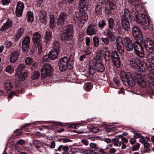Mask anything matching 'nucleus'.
I'll list each match as a JSON object with an SVG mask.
<instances>
[{
	"label": "nucleus",
	"instance_id": "obj_1",
	"mask_svg": "<svg viewBox=\"0 0 154 154\" xmlns=\"http://www.w3.org/2000/svg\"><path fill=\"white\" fill-rule=\"evenodd\" d=\"M73 64V56H70L69 58L64 57L59 60V69L61 71L65 70L68 69H70L72 68Z\"/></svg>",
	"mask_w": 154,
	"mask_h": 154
},
{
	"label": "nucleus",
	"instance_id": "obj_2",
	"mask_svg": "<svg viewBox=\"0 0 154 154\" xmlns=\"http://www.w3.org/2000/svg\"><path fill=\"white\" fill-rule=\"evenodd\" d=\"M121 24L122 28L125 31H128L130 28L129 21L131 20V17L129 11L125 9L123 14L121 17Z\"/></svg>",
	"mask_w": 154,
	"mask_h": 154
},
{
	"label": "nucleus",
	"instance_id": "obj_3",
	"mask_svg": "<svg viewBox=\"0 0 154 154\" xmlns=\"http://www.w3.org/2000/svg\"><path fill=\"white\" fill-rule=\"evenodd\" d=\"M73 28V26L72 25H67L62 34L61 39L64 40H71L72 38V35L74 33Z\"/></svg>",
	"mask_w": 154,
	"mask_h": 154
},
{
	"label": "nucleus",
	"instance_id": "obj_4",
	"mask_svg": "<svg viewBox=\"0 0 154 154\" xmlns=\"http://www.w3.org/2000/svg\"><path fill=\"white\" fill-rule=\"evenodd\" d=\"M121 79L124 85H126V82L131 87H134L135 84V82L132 78L130 72L125 73L122 72L121 74Z\"/></svg>",
	"mask_w": 154,
	"mask_h": 154
},
{
	"label": "nucleus",
	"instance_id": "obj_5",
	"mask_svg": "<svg viewBox=\"0 0 154 154\" xmlns=\"http://www.w3.org/2000/svg\"><path fill=\"white\" fill-rule=\"evenodd\" d=\"M41 35L38 32L33 33L32 39L34 42V44L35 47L38 48L37 54L40 55L42 51V45L40 43Z\"/></svg>",
	"mask_w": 154,
	"mask_h": 154
},
{
	"label": "nucleus",
	"instance_id": "obj_6",
	"mask_svg": "<svg viewBox=\"0 0 154 154\" xmlns=\"http://www.w3.org/2000/svg\"><path fill=\"white\" fill-rule=\"evenodd\" d=\"M141 22L140 23V25L143 29L146 30L149 29V30H152L154 31V28L151 27L149 20L147 16L145 14H142L140 17Z\"/></svg>",
	"mask_w": 154,
	"mask_h": 154
},
{
	"label": "nucleus",
	"instance_id": "obj_7",
	"mask_svg": "<svg viewBox=\"0 0 154 154\" xmlns=\"http://www.w3.org/2000/svg\"><path fill=\"white\" fill-rule=\"evenodd\" d=\"M119 39L122 41V44L127 51H131L133 50L134 45H133L132 41L129 38L125 37L122 38L119 37Z\"/></svg>",
	"mask_w": 154,
	"mask_h": 154
},
{
	"label": "nucleus",
	"instance_id": "obj_8",
	"mask_svg": "<svg viewBox=\"0 0 154 154\" xmlns=\"http://www.w3.org/2000/svg\"><path fill=\"white\" fill-rule=\"evenodd\" d=\"M41 71L42 72L41 77L42 79H45L48 76H51L53 73V69L49 64H47V66H42Z\"/></svg>",
	"mask_w": 154,
	"mask_h": 154
},
{
	"label": "nucleus",
	"instance_id": "obj_9",
	"mask_svg": "<svg viewBox=\"0 0 154 154\" xmlns=\"http://www.w3.org/2000/svg\"><path fill=\"white\" fill-rule=\"evenodd\" d=\"M147 84V90L149 94H152L154 92V80L148 75L145 77Z\"/></svg>",
	"mask_w": 154,
	"mask_h": 154
},
{
	"label": "nucleus",
	"instance_id": "obj_10",
	"mask_svg": "<svg viewBox=\"0 0 154 154\" xmlns=\"http://www.w3.org/2000/svg\"><path fill=\"white\" fill-rule=\"evenodd\" d=\"M136 54L139 57H142L144 56V51L141 44L137 41L134 43L133 48Z\"/></svg>",
	"mask_w": 154,
	"mask_h": 154
},
{
	"label": "nucleus",
	"instance_id": "obj_11",
	"mask_svg": "<svg viewBox=\"0 0 154 154\" xmlns=\"http://www.w3.org/2000/svg\"><path fill=\"white\" fill-rule=\"evenodd\" d=\"M30 40V37L29 36H26L23 39L21 48L23 52H26L29 50Z\"/></svg>",
	"mask_w": 154,
	"mask_h": 154
},
{
	"label": "nucleus",
	"instance_id": "obj_12",
	"mask_svg": "<svg viewBox=\"0 0 154 154\" xmlns=\"http://www.w3.org/2000/svg\"><path fill=\"white\" fill-rule=\"evenodd\" d=\"M68 15L67 13L63 11L60 13L57 20V24L58 26L63 25L67 18Z\"/></svg>",
	"mask_w": 154,
	"mask_h": 154
},
{
	"label": "nucleus",
	"instance_id": "obj_13",
	"mask_svg": "<svg viewBox=\"0 0 154 154\" xmlns=\"http://www.w3.org/2000/svg\"><path fill=\"white\" fill-rule=\"evenodd\" d=\"M24 6L22 2L19 1L17 2L15 10V14L17 17H20L22 15Z\"/></svg>",
	"mask_w": 154,
	"mask_h": 154
},
{
	"label": "nucleus",
	"instance_id": "obj_14",
	"mask_svg": "<svg viewBox=\"0 0 154 154\" xmlns=\"http://www.w3.org/2000/svg\"><path fill=\"white\" fill-rule=\"evenodd\" d=\"M145 75L143 77L140 74H137V76H135L136 79H137V82L139 85L143 88H144L147 86V83L146 82V79L145 78Z\"/></svg>",
	"mask_w": 154,
	"mask_h": 154
},
{
	"label": "nucleus",
	"instance_id": "obj_15",
	"mask_svg": "<svg viewBox=\"0 0 154 154\" xmlns=\"http://www.w3.org/2000/svg\"><path fill=\"white\" fill-rule=\"evenodd\" d=\"M132 33L134 38L137 39L141 40L142 35L139 28L137 26H133L132 27Z\"/></svg>",
	"mask_w": 154,
	"mask_h": 154
},
{
	"label": "nucleus",
	"instance_id": "obj_16",
	"mask_svg": "<svg viewBox=\"0 0 154 154\" xmlns=\"http://www.w3.org/2000/svg\"><path fill=\"white\" fill-rule=\"evenodd\" d=\"M111 58L114 64L118 67L120 66V58L119 55L116 51H113L112 52L111 55Z\"/></svg>",
	"mask_w": 154,
	"mask_h": 154
},
{
	"label": "nucleus",
	"instance_id": "obj_17",
	"mask_svg": "<svg viewBox=\"0 0 154 154\" xmlns=\"http://www.w3.org/2000/svg\"><path fill=\"white\" fill-rule=\"evenodd\" d=\"M144 46L147 51L152 53L154 51V42L150 40L145 43Z\"/></svg>",
	"mask_w": 154,
	"mask_h": 154
},
{
	"label": "nucleus",
	"instance_id": "obj_18",
	"mask_svg": "<svg viewBox=\"0 0 154 154\" xmlns=\"http://www.w3.org/2000/svg\"><path fill=\"white\" fill-rule=\"evenodd\" d=\"M20 55V52L18 50L12 52L10 55V62L13 63H15L18 60V57Z\"/></svg>",
	"mask_w": 154,
	"mask_h": 154
},
{
	"label": "nucleus",
	"instance_id": "obj_19",
	"mask_svg": "<svg viewBox=\"0 0 154 154\" xmlns=\"http://www.w3.org/2000/svg\"><path fill=\"white\" fill-rule=\"evenodd\" d=\"M139 59L137 58H133L129 61V65L131 67L135 69H138L140 63Z\"/></svg>",
	"mask_w": 154,
	"mask_h": 154
},
{
	"label": "nucleus",
	"instance_id": "obj_20",
	"mask_svg": "<svg viewBox=\"0 0 154 154\" xmlns=\"http://www.w3.org/2000/svg\"><path fill=\"white\" fill-rule=\"evenodd\" d=\"M103 56L105 60L108 61L111 58L109 51L108 47H104L102 50Z\"/></svg>",
	"mask_w": 154,
	"mask_h": 154
},
{
	"label": "nucleus",
	"instance_id": "obj_21",
	"mask_svg": "<svg viewBox=\"0 0 154 154\" xmlns=\"http://www.w3.org/2000/svg\"><path fill=\"white\" fill-rule=\"evenodd\" d=\"M13 23L12 20L9 19H8L5 23L2 26L0 29V31H4L9 28H10L12 26Z\"/></svg>",
	"mask_w": 154,
	"mask_h": 154
},
{
	"label": "nucleus",
	"instance_id": "obj_22",
	"mask_svg": "<svg viewBox=\"0 0 154 154\" xmlns=\"http://www.w3.org/2000/svg\"><path fill=\"white\" fill-rule=\"evenodd\" d=\"M97 31V29L95 26L90 25L87 29L86 32L88 35H92L95 34Z\"/></svg>",
	"mask_w": 154,
	"mask_h": 154
},
{
	"label": "nucleus",
	"instance_id": "obj_23",
	"mask_svg": "<svg viewBox=\"0 0 154 154\" xmlns=\"http://www.w3.org/2000/svg\"><path fill=\"white\" fill-rule=\"evenodd\" d=\"M87 0H80L79 6V11L80 13L83 12L85 9L86 8L88 5Z\"/></svg>",
	"mask_w": 154,
	"mask_h": 154
},
{
	"label": "nucleus",
	"instance_id": "obj_24",
	"mask_svg": "<svg viewBox=\"0 0 154 154\" xmlns=\"http://www.w3.org/2000/svg\"><path fill=\"white\" fill-rule=\"evenodd\" d=\"M39 17V21L41 23H45L47 22V14L45 11H40Z\"/></svg>",
	"mask_w": 154,
	"mask_h": 154
},
{
	"label": "nucleus",
	"instance_id": "obj_25",
	"mask_svg": "<svg viewBox=\"0 0 154 154\" xmlns=\"http://www.w3.org/2000/svg\"><path fill=\"white\" fill-rule=\"evenodd\" d=\"M104 4L102 3H97L95 6L94 12L97 15L100 14L104 7Z\"/></svg>",
	"mask_w": 154,
	"mask_h": 154
},
{
	"label": "nucleus",
	"instance_id": "obj_26",
	"mask_svg": "<svg viewBox=\"0 0 154 154\" xmlns=\"http://www.w3.org/2000/svg\"><path fill=\"white\" fill-rule=\"evenodd\" d=\"M59 51L52 49L48 54L49 58L51 60L56 59L59 54Z\"/></svg>",
	"mask_w": 154,
	"mask_h": 154
},
{
	"label": "nucleus",
	"instance_id": "obj_27",
	"mask_svg": "<svg viewBox=\"0 0 154 154\" xmlns=\"http://www.w3.org/2000/svg\"><path fill=\"white\" fill-rule=\"evenodd\" d=\"M25 68V66L24 64H20L16 69V73L15 74L16 77H20V72H21Z\"/></svg>",
	"mask_w": 154,
	"mask_h": 154
},
{
	"label": "nucleus",
	"instance_id": "obj_28",
	"mask_svg": "<svg viewBox=\"0 0 154 154\" xmlns=\"http://www.w3.org/2000/svg\"><path fill=\"white\" fill-rule=\"evenodd\" d=\"M104 35H107L108 38L112 41L115 40V36L112 32L108 29H106L104 32Z\"/></svg>",
	"mask_w": 154,
	"mask_h": 154
},
{
	"label": "nucleus",
	"instance_id": "obj_29",
	"mask_svg": "<svg viewBox=\"0 0 154 154\" xmlns=\"http://www.w3.org/2000/svg\"><path fill=\"white\" fill-rule=\"evenodd\" d=\"M24 31V29L23 27L20 28L17 30L15 36V41H17L23 35Z\"/></svg>",
	"mask_w": 154,
	"mask_h": 154
},
{
	"label": "nucleus",
	"instance_id": "obj_30",
	"mask_svg": "<svg viewBox=\"0 0 154 154\" xmlns=\"http://www.w3.org/2000/svg\"><path fill=\"white\" fill-rule=\"evenodd\" d=\"M139 68L138 69L139 70L142 72H145L148 69V65L145 63L140 62Z\"/></svg>",
	"mask_w": 154,
	"mask_h": 154
},
{
	"label": "nucleus",
	"instance_id": "obj_31",
	"mask_svg": "<svg viewBox=\"0 0 154 154\" xmlns=\"http://www.w3.org/2000/svg\"><path fill=\"white\" fill-rule=\"evenodd\" d=\"M73 20L75 23L77 24H82L80 15L78 13L75 14L73 17Z\"/></svg>",
	"mask_w": 154,
	"mask_h": 154
},
{
	"label": "nucleus",
	"instance_id": "obj_32",
	"mask_svg": "<svg viewBox=\"0 0 154 154\" xmlns=\"http://www.w3.org/2000/svg\"><path fill=\"white\" fill-rule=\"evenodd\" d=\"M49 55H45L42 58V60L40 61L41 65L42 66H47V64H49L48 62Z\"/></svg>",
	"mask_w": 154,
	"mask_h": 154
},
{
	"label": "nucleus",
	"instance_id": "obj_33",
	"mask_svg": "<svg viewBox=\"0 0 154 154\" xmlns=\"http://www.w3.org/2000/svg\"><path fill=\"white\" fill-rule=\"evenodd\" d=\"M51 32L48 31L46 32L44 37L45 42L46 43L48 42L51 39Z\"/></svg>",
	"mask_w": 154,
	"mask_h": 154
},
{
	"label": "nucleus",
	"instance_id": "obj_34",
	"mask_svg": "<svg viewBox=\"0 0 154 154\" xmlns=\"http://www.w3.org/2000/svg\"><path fill=\"white\" fill-rule=\"evenodd\" d=\"M97 71L100 72H103L105 70V67L101 63H97L96 65Z\"/></svg>",
	"mask_w": 154,
	"mask_h": 154
},
{
	"label": "nucleus",
	"instance_id": "obj_35",
	"mask_svg": "<svg viewBox=\"0 0 154 154\" xmlns=\"http://www.w3.org/2000/svg\"><path fill=\"white\" fill-rule=\"evenodd\" d=\"M116 47L117 50L119 53L121 54H123L124 53V47L122 46V44L117 42Z\"/></svg>",
	"mask_w": 154,
	"mask_h": 154
},
{
	"label": "nucleus",
	"instance_id": "obj_36",
	"mask_svg": "<svg viewBox=\"0 0 154 154\" xmlns=\"http://www.w3.org/2000/svg\"><path fill=\"white\" fill-rule=\"evenodd\" d=\"M139 141L144 145L145 148L148 149L150 147V143L146 140L143 139H140L139 140Z\"/></svg>",
	"mask_w": 154,
	"mask_h": 154
},
{
	"label": "nucleus",
	"instance_id": "obj_37",
	"mask_svg": "<svg viewBox=\"0 0 154 154\" xmlns=\"http://www.w3.org/2000/svg\"><path fill=\"white\" fill-rule=\"evenodd\" d=\"M5 86L7 91H10L12 89L13 84L10 81H7L5 83Z\"/></svg>",
	"mask_w": 154,
	"mask_h": 154
},
{
	"label": "nucleus",
	"instance_id": "obj_38",
	"mask_svg": "<svg viewBox=\"0 0 154 154\" xmlns=\"http://www.w3.org/2000/svg\"><path fill=\"white\" fill-rule=\"evenodd\" d=\"M49 27L51 29L53 28L55 26V20L54 16L51 14L50 16Z\"/></svg>",
	"mask_w": 154,
	"mask_h": 154
},
{
	"label": "nucleus",
	"instance_id": "obj_39",
	"mask_svg": "<svg viewBox=\"0 0 154 154\" xmlns=\"http://www.w3.org/2000/svg\"><path fill=\"white\" fill-rule=\"evenodd\" d=\"M108 23L109 28L112 30L114 28L115 23L113 18L110 17L108 19Z\"/></svg>",
	"mask_w": 154,
	"mask_h": 154
},
{
	"label": "nucleus",
	"instance_id": "obj_40",
	"mask_svg": "<svg viewBox=\"0 0 154 154\" xmlns=\"http://www.w3.org/2000/svg\"><path fill=\"white\" fill-rule=\"evenodd\" d=\"M27 20L29 22H32L34 20L33 13L31 11H28L27 13Z\"/></svg>",
	"mask_w": 154,
	"mask_h": 154
},
{
	"label": "nucleus",
	"instance_id": "obj_41",
	"mask_svg": "<svg viewBox=\"0 0 154 154\" xmlns=\"http://www.w3.org/2000/svg\"><path fill=\"white\" fill-rule=\"evenodd\" d=\"M53 49H52L59 51L60 44L58 41H55L53 42L52 44Z\"/></svg>",
	"mask_w": 154,
	"mask_h": 154
},
{
	"label": "nucleus",
	"instance_id": "obj_42",
	"mask_svg": "<svg viewBox=\"0 0 154 154\" xmlns=\"http://www.w3.org/2000/svg\"><path fill=\"white\" fill-rule=\"evenodd\" d=\"M80 17L82 21V24L83 25L88 19V15L86 13H84L80 15Z\"/></svg>",
	"mask_w": 154,
	"mask_h": 154
},
{
	"label": "nucleus",
	"instance_id": "obj_43",
	"mask_svg": "<svg viewBox=\"0 0 154 154\" xmlns=\"http://www.w3.org/2000/svg\"><path fill=\"white\" fill-rule=\"evenodd\" d=\"M117 136H115V138L112 139V142L116 146H121L120 141L119 142V137H117Z\"/></svg>",
	"mask_w": 154,
	"mask_h": 154
},
{
	"label": "nucleus",
	"instance_id": "obj_44",
	"mask_svg": "<svg viewBox=\"0 0 154 154\" xmlns=\"http://www.w3.org/2000/svg\"><path fill=\"white\" fill-rule=\"evenodd\" d=\"M5 70L6 72L10 74H11L14 72V69L13 66L9 65L6 67Z\"/></svg>",
	"mask_w": 154,
	"mask_h": 154
},
{
	"label": "nucleus",
	"instance_id": "obj_45",
	"mask_svg": "<svg viewBox=\"0 0 154 154\" xmlns=\"http://www.w3.org/2000/svg\"><path fill=\"white\" fill-rule=\"evenodd\" d=\"M40 76V74L38 71H35L32 73V78L34 80L38 79Z\"/></svg>",
	"mask_w": 154,
	"mask_h": 154
},
{
	"label": "nucleus",
	"instance_id": "obj_46",
	"mask_svg": "<svg viewBox=\"0 0 154 154\" xmlns=\"http://www.w3.org/2000/svg\"><path fill=\"white\" fill-rule=\"evenodd\" d=\"M133 5L136 7L139 5L140 3V0H128Z\"/></svg>",
	"mask_w": 154,
	"mask_h": 154
},
{
	"label": "nucleus",
	"instance_id": "obj_47",
	"mask_svg": "<svg viewBox=\"0 0 154 154\" xmlns=\"http://www.w3.org/2000/svg\"><path fill=\"white\" fill-rule=\"evenodd\" d=\"M20 77H17L19 78L20 79V80L23 81L28 76V73L26 72H24L22 73H21V72H20Z\"/></svg>",
	"mask_w": 154,
	"mask_h": 154
},
{
	"label": "nucleus",
	"instance_id": "obj_48",
	"mask_svg": "<svg viewBox=\"0 0 154 154\" xmlns=\"http://www.w3.org/2000/svg\"><path fill=\"white\" fill-rule=\"evenodd\" d=\"M94 45L95 47H97L99 45V39L97 36H94L93 38Z\"/></svg>",
	"mask_w": 154,
	"mask_h": 154
},
{
	"label": "nucleus",
	"instance_id": "obj_49",
	"mask_svg": "<svg viewBox=\"0 0 154 154\" xmlns=\"http://www.w3.org/2000/svg\"><path fill=\"white\" fill-rule=\"evenodd\" d=\"M116 2H112L111 1H109V8H110L112 10H113L115 9L116 7Z\"/></svg>",
	"mask_w": 154,
	"mask_h": 154
},
{
	"label": "nucleus",
	"instance_id": "obj_50",
	"mask_svg": "<svg viewBox=\"0 0 154 154\" xmlns=\"http://www.w3.org/2000/svg\"><path fill=\"white\" fill-rule=\"evenodd\" d=\"M42 144V143L38 140H35L33 141V145L37 149H39Z\"/></svg>",
	"mask_w": 154,
	"mask_h": 154
},
{
	"label": "nucleus",
	"instance_id": "obj_51",
	"mask_svg": "<svg viewBox=\"0 0 154 154\" xmlns=\"http://www.w3.org/2000/svg\"><path fill=\"white\" fill-rule=\"evenodd\" d=\"M33 61L32 58L29 57H27L25 60V62L27 65H31Z\"/></svg>",
	"mask_w": 154,
	"mask_h": 154
},
{
	"label": "nucleus",
	"instance_id": "obj_52",
	"mask_svg": "<svg viewBox=\"0 0 154 154\" xmlns=\"http://www.w3.org/2000/svg\"><path fill=\"white\" fill-rule=\"evenodd\" d=\"M98 26L101 29H102L106 24V22L103 20H100L98 23Z\"/></svg>",
	"mask_w": 154,
	"mask_h": 154
},
{
	"label": "nucleus",
	"instance_id": "obj_53",
	"mask_svg": "<svg viewBox=\"0 0 154 154\" xmlns=\"http://www.w3.org/2000/svg\"><path fill=\"white\" fill-rule=\"evenodd\" d=\"M102 40L103 42L106 45H107L109 43V39L108 37L103 38L102 37L100 38Z\"/></svg>",
	"mask_w": 154,
	"mask_h": 154
},
{
	"label": "nucleus",
	"instance_id": "obj_54",
	"mask_svg": "<svg viewBox=\"0 0 154 154\" xmlns=\"http://www.w3.org/2000/svg\"><path fill=\"white\" fill-rule=\"evenodd\" d=\"M86 91H90L92 88V85L91 83H87L85 84Z\"/></svg>",
	"mask_w": 154,
	"mask_h": 154
},
{
	"label": "nucleus",
	"instance_id": "obj_55",
	"mask_svg": "<svg viewBox=\"0 0 154 154\" xmlns=\"http://www.w3.org/2000/svg\"><path fill=\"white\" fill-rule=\"evenodd\" d=\"M134 137L135 138H139L141 137H142L141 139H144V137L141 134L139 133H137L134 134Z\"/></svg>",
	"mask_w": 154,
	"mask_h": 154
},
{
	"label": "nucleus",
	"instance_id": "obj_56",
	"mask_svg": "<svg viewBox=\"0 0 154 154\" xmlns=\"http://www.w3.org/2000/svg\"><path fill=\"white\" fill-rule=\"evenodd\" d=\"M117 137H119L120 139L121 138V140L122 141V142H123V143H127L128 142V140L125 138L123 137L122 136V135H117Z\"/></svg>",
	"mask_w": 154,
	"mask_h": 154
},
{
	"label": "nucleus",
	"instance_id": "obj_57",
	"mask_svg": "<svg viewBox=\"0 0 154 154\" xmlns=\"http://www.w3.org/2000/svg\"><path fill=\"white\" fill-rule=\"evenodd\" d=\"M11 2V0H2V4L3 5H8Z\"/></svg>",
	"mask_w": 154,
	"mask_h": 154
},
{
	"label": "nucleus",
	"instance_id": "obj_58",
	"mask_svg": "<svg viewBox=\"0 0 154 154\" xmlns=\"http://www.w3.org/2000/svg\"><path fill=\"white\" fill-rule=\"evenodd\" d=\"M148 60L149 63H154V55L151 57H148Z\"/></svg>",
	"mask_w": 154,
	"mask_h": 154
},
{
	"label": "nucleus",
	"instance_id": "obj_59",
	"mask_svg": "<svg viewBox=\"0 0 154 154\" xmlns=\"http://www.w3.org/2000/svg\"><path fill=\"white\" fill-rule=\"evenodd\" d=\"M140 147V145L137 144L136 145H134L132 147L131 150L132 151L137 150Z\"/></svg>",
	"mask_w": 154,
	"mask_h": 154
},
{
	"label": "nucleus",
	"instance_id": "obj_60",
	"mask_svg": "<svg viewBox=\"0 0 154 154\" xmlns=\"http://www.w3.org/2000/svg\"><path fill=\"white\" fill-rule=\"evenodd\" d=\"M90 39L89 37H86L85 38V43L87 46H89L90 45Z\"/></svg>",
	"mask_w": 154,
	"mask_h": 154
},
{
	"label": "nucleus",
	"instance_id": "obj_61",
	"mask_svg": "<svg viewBox=\"0 0 154 154\" xmlns=\"http://www.w3.org/2000/svg\"><path fill=\"white\" fill-rule=\"evenodd\" d=\"M60 140H62V142L63 143H66L71 142L72 141V140L69 139L68 138H62L60 139Z\"/></svg>",
	"mask_w": 154,
	"mask_h": 154
},
{
	"label": "nucleus",
	"instance_id": "obj_62",
	"mask_svg": "<svg viewBox=\"0 0 154 154\" xmlns=\"http://www.w3.org/2000/svg\"><path fill=\"white\" fill-rule=\"evenodd\" d=\"M55 143L54 141H52L50 143V145L49 147L51 149H53L55 148Z\"/></svg>",
	"mask_w": 154,
	"mask_h": 154
},
{
	"label": "nucleus",
	"instance_id": "obj_63",
	"mask_svg": "<svg viewBox=\"0 0 154 154\" xmlns=\"http://www.w3.org/2000/svg\"><path fill=\"white\" fill-rule=\"evenodd\" d=\"M99 131L98 128L97 127H93L92 128L91 131L94 133H97Z\"/></svg>",
	"mask_w": 154,
	"mask_h": 154
},
{
	"label": "nucleus",
	"instance_id": "obj_64",
	"mask_svg": "<svg viewBox=\"0 0 154 154\" xmlns=\"http://www.w3.org/2000/svg\"><path fill=\"white\" fill-rule=\"evenodd\" d=\"M81 142L84 145L87 146L88 144V141L86 139H82L81 140Z\"/></svg>",
	"mask_w": 154,
	"mask_h": 154
}]
</instances>
